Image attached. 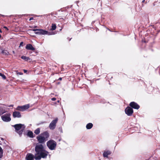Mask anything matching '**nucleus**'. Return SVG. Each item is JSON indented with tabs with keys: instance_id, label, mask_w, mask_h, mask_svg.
<instances>
[{
	"instance_id": "f257e3e1",
	"label": "nucleus",
	"mask_w": 160,
	"mask_h": 160,
	"mask_svg": "<svg viewBox=\"0 0 160 160\" xmlns=\"http://www.w3.org/2000/svg\"><path fill=\"white\" fill-rule=\"evenodd\" d=\"M35 153L34 155L29 153L27 154L26 159L27 160H40L41 158H46L48 152L46 151L42 144L37 143L35 148Z\"/></svg>"
},
{
	"instance_id": "f03ea898",
	"label": "nucleus",
	"mask_w": 160,
	"mask_h": 160,
	"mask_svg": "<svg viewBox=\"0 0 160 160\" xmlns=\"http://www.w3.org/2000/svg\"><path fill=\"white\" fill-rule=\"evenodd\" d=\"M49 136V133L47 131L41 133L36 137V139L39 142L38 143L41 144L44 143L48 140Z\"/></svg>"
},
{
	"instance_id": "7ed1b4c3",
	"label": "nucleus",
	"mask_w": 160,
	"mask_h": 160,
	"mask_svg": "<svg viewBox=\"0 0 160 160\" xmlns=\"http://www.w3.org/2000/svg\"><path fill=\"white\" fill-rule=\"evenodd\" d=\"M13 127L15 129V132L21 137L26 127L25 125L20 123L15 124Z\"/></svg>"
},
{
	"instance_id": "20e7f679",
	"label": "nucleus",
	"mask_w": 160,
	"mask_h": 160,
	"mask_svg": "<svg viewBox=\"0 0 160 160\" xmlns=\"http://www.w3.org/2000/svg\"><path fill=\"white\" fill-rule=\"evenodd\" d=\"M47 145L50 150H53L55 149L57 146V143L54 140L51 139L47 142Z\"/></svg>"
},
{
	"instance_id": "39448f33",
	"label": "nucleus",
	"mask_w": 160,
	"mask_h": 160,
	"mask_svg": "<svg viewBox=\"0 0 160 160\" xmlns=\"http://www.w3.org/2000/svg\"><path fill=\"white\" fill-rule=\"evenodd\" d=\"M32 31L35 32V33L36 34L39 35L48 34V35H51L54 34L53 32H49L48 31L42 29H34L32 30Z\"/></svg>"
},
{
	"instance_id": "423d86ee",
	"label": "nucleus",
	"mask_w": 160,
	"mask_h": 160,
	"mask_svg": "<svg viewBox=\"0 0 160 160\" xmlns=\"http://www.w3.org/2000/svg\"><path fill=\"white\" fill-rule=\"evenodd\" d=\"M58 118H56L54 120H53L49 124V127L51 130L54 129L56 126V123L58 122Z\"/></svg>"
},
{
	"instance_id": "0eeeda50",
	"label": "nucleus",
	"mask_w": 160,
	"mask_h": 160,
	"mask_svg": "<svg viewBox=\"0 0 160 160\" xmlns=\"http://www.w3.org/2000/svg\"><path fill=\"white\" fill-rule=\"evenodd\" d=\"M125 113L128 116H131L133 112V109L130 107H127L125 110Z\"/></svg>"
},
{
	"instance_id": "6e6552de",
	"label": "nucleus",
	"mask_w": 160,
	"mask_h": 160,
	"mask_svg": "<svg viewBox=\"0 0 160 160\" xmlns=\"http://www.w3.org/2000/svg\"><path fill=\"white\" fill-rule=\"evenodd\" d=\"M129 105L132 109L134 108V109L138 110L140 108L139 105L134 102H131L129 103Z\"/></svg>"
},
{
	"instance_id": "1a4fd4ad",
	"label": "nucleus",
	"mask_w": 160,
	"mask_h": 160,
	"mask_svg": "<svg viewBox=\"0 0 160 160\" xmlns=\"http://www.w3.org/2000/svg\"><path fill=\"white\" fill-rule=\"evenodd\" d=\"M29 108V104H27L22 106H18L17 108V110L20 111H23Z\"/></svg>"
},
{
	"instance_id": "9d476101",
	"label": "nucleus",
	"mask_w": 160,
	"mask_h": 160,
	"mask_svg": "<svg viewBox=\"0 0 160 160\" xmlns=\"http://www.w3.org/2000/svg\"><path fill=\"white\" fill-rule=\"evenodd\" d=\"M5 115H3L1 117L2 120L6 122H8L11 121V118L10 117V115L8 116H5Z\"/></svg>"
},
{
	"instance_id": "9b49d317",
	"label": "nucleus",
	"mask_w": 160,
	"mask_h": 160,
	"mask_svg": "<svg viewBox=\"0 0 160 160\" xmlns=\"http://www.w3.org/2000/svg\"><path fill=\"white\" fill-rule=\"evenodd\" d=\"M12 116L14 118H20L21 117L20 113L18 111H14L13 112Z\"/></svg>"
},
{
	"instance_id": "f8f14e48",
	"label": "nucleus",
	"mask_w": 160,
	"mask_h": 160,
	"mask_svg": "<svg viewBox=\"0 0 160 160\" xmlns=\"http://www.w3.org/2000/svg\"><path fill=\"white\" fill-rule=\"evenodd\" d=\"M26 48L28 50H31L32 51L35 50V48H34L31 44H27L26 46Z\"/></svg>"
},
{
	"instance_id": "ddd939ff",
	"label": "nucleus",
	"mask_w": 160,
	"mask_h": 160,
	"mask_svg": "<svg viewBox=\"0 0 160 160\" xmlns=\"http://www.w3.org/2000/svg\"><path fill=\"white\" fill-rule=\"evenodd\" d=\"M111 154V152L109 150H108L104 152L103 153V155L104 157L108 158V155Z\"/></svg>"
},
{
	"instance_id": "4468645a",
	"label": "nucleus",
	"mask_w": 160,
	"mask_h": 160,
	"mask_svg": "<svg viewBox=\"0 0 160 160\" xmlns=\"http://www.w3.org/2000/svg\"><path fill=\"white\" fill-rule=\"evenodd\" d=\"M28 136L30 138H33L34 137L33 136V134L32 132L30 131H28L27 134Z\"/></svg>"
},
{
	"instance_id": "2eb2a0df",
	"label": "nucleus",
	"mask_w": 160,
	"mask_h": 160,
	"mask_svg": "<svg viewBox=\"0 0 160 160\" xmlns=\"http://www.w3.org/2000/svg\"><path fill=\"white\" fill-rule=\"evenodd\" d=\"M93 124L91 123H89L87 124L86 126V128L87 129H91L93 127Z\"/></svg>"
},
{
	"instance_id": "dca6fc26",
	"label": "nucleus",
	"mask_w": 160,
	"mask_h": 160,
	"mask_svg": "<svg viewBox=\"0 0 160 160\" xmlns=\"http://www.w3.org/2000/svg\"><path fill=\"white\" fill-rule=\"evenodd\" d=\"M21 58L25 60V61H28V60H31V59L28 57H26L25 56H23L21 57Z\"/></svg>"
},
{
	"instance_id": "f3484780",
	"label": "nucleus",
	"mask_w": 160,
	"mask_h": 160,
	"mask_svg": "<svg viewBox=\"0 0 160 160\" xmlns=\"http://www.w3.org/2000/svg\"><path fill=\"white\" fill-rule=\"evenodd\" d=\"M40 132V128H38L34 131V133L36 135H38Z\"/></svg>"
},
{
	"instance_id": "a211bd4d",
	"label": "nucleus",
	"mask_w": 160,
	"mask_h": 160,
	"mask_svg": "<svg viewBox=\"0 0 160 160\" xmlns=\"http://www.w3.org/2000/svg\"><path fill=\"white\" fill-rule=\"evenodd\" d=\"M5 112V111L2 108L0 107V115H2Z\"/></svg>"
},
{
	"instance_id": "6ab92c4d",
	"label": "nucleus",
	"mask_w": 160,
	"mask_h": 160,
	"mask_svg": "<svg viewBox=\"0 0 160 160\" xmlns=\"http://www.w3.org/2000/svg\"><path fill=\"white\" fill-rule=\"evenodd\" d=\"M56 25L55 24H52V26H51V30L53 31L54 30L56 29Z\"/></svg>"
},
{
	"instance_id": "aec40b11",
	"label": "nucleus",
	"mask_w": 160,
	"mask_h": 160,
	"mask_svg": "<svg viewBox=\"0 0 160 160\" xmlns=\"http://www.w3.org/2000/svg\"><path fill=\"white\" fill-rule=\"evenodd\" d=\"M2 53L5 55H8L9 54L7 50H2Z\"/></svg>"
},
{
	"instance_id": "412c9836",
	"label": "nucleus",
	"mask_w": 160,
	"mask_h": 160,
	"mask_svg": "<svg viewBox=\"0 0 160 160\" xmlns=\"http://www.w3.org/2000/svg\"><path fill=\"white\" fill-rule=\"evenodd\" d=\"M0 76H1L2 78L4 80L6 79V77L5 76L4 74H3L1 72H0Z\"/></svg>"
},
{
	"instance_id": "4be33fe9",
	"label": "nucleus",
	"mask_w": 160,
	"mask_h": 160,
	"mask_svg": "<svg viewBox=\"0 0 160 160\" xmlns=\"http://www.w3.org/2000/svg\"><path fill=\"white\" fill-rule=\"evenodd\" d=\"M36 71L35 70L34 72V73L36 74H41L42 73L43 71H41V72H40L39 73H38L37 71Z\"/></svg>"
},
{
	"instance_id": "5701e85b",
	"label": "nucleus",
	"mask_w": 160,
	"mask_h": 160,
	"mask_svg": "<svg viewBox=\"0 0 160 160\" xmlns=\"http://www.w3.org/2000/svg\"><path fill=\"white\" fill-rule=\"evenodd\" d=\"M18 71H16V72L17 75H22L23 74V73L22 72H18Z\"/></svg>"
},
{
	"instance_id": "b1692460",
	"label": "nucleus",
	"mask_w": 160,
	"mask_h": 160,
	"mask_svg": "<svg viewBox=\"0 0 160 160\" xmlns=\"http://www.w3.org/2000/svg\"><path fill=\"white\" fill-rule=\"evenodd\" d=\"M3 156V152H0V158H1Z\"/></svg>"
},
{
	"instance_id": "393cba45",
	"label": "nucleus",
	"mask_w": 160,
	"mask_h": 160,
	"mask_svg": "<svg viewBox=\"0 0 160 160\" xmlns=\"http://www.w3.org/2000/svg\"><path fill=\"white\" fill-rule=\"evenodd\" d=\"M23 44V42H21L20 44V46H22Z\"/></svg>"
},
{
	"instance_id": "a878e982",
	"label": "nucleus",
	"mask_w": 160,
	"mask_h": 160,
	"mask_svg": "<svg viewBox=\"0 0 160 160\" xmlns=\"http://www.w3.org/2000/svg\"><path fill=\"white\" fill-rule=\"evenodd\" d=\"M56 98H51V100H52V101H55V100H56Z\"/></svg>"
},
{
	"instance_id": "bb28decb",
	"label": "nucleus",
	"mask_w": 160,
	"mask_h": 160,
	"mask_svg": "<svg viewBox=\"0 0 160 160\" xmlns=\"http://www.w3.org/2000/svg\"><path fill=\"white\" fill-rule=\"evenodd\" d=\"M0 152H3V150L1 146H0Z\"/></svg>"
},
{
	"instance_id": "cd10ccee",
	"label": "nucleus",
	"mask_w": 160,
	"mask_h": 160,
	"mask_svg": "<svg viewBox=\"0 0 160 160\" xmlns=\"http://www.w3.org/2000/svg\"><path fill=\"white\" fill-rule=\"evenodd\" d=\"M33 19V17H31L29 18V21H31Z\"/></svg>"
},
{
	"instance_id": "c85d7f7f",
	"label": "nucleus",
	"mask_w": 160,
	"mask_h": 160,
	"mask_svg": "<svg viewBox=\"0 0 160 160\" xmlns=\"http://www.w3.org/2000/svg\"><path fill=\"white\" fill-rule=\"evenodd\" d=\"M3 28H5L6 29V30H8V28H7V27H6V26H4L3 27Z\"/></svg>"
},
{
	"instance_id": "c756f323",
	"label": "nucleus",
	"mask_w": 160,
	"mask_h": 160,
	"mask_svg": "<svg viewBox=\"0 0 160 160\" xmlns=\"http://www.w3.org/2000/svg\"><path fill=\"white\" fill-rule=\"evenodd\" d=\"M13 105L11 104V105H10L9 106H8V107H13Z\"/></svg>"
},
{
	"instance_id": "7c9ffc66",
	"label": "nucleus",
	"mask_w": 160,
	"mask_h": 160,
	"mask_svg": "<svg viewBox=\"0 0 160 160\" xmlns=\"http://www.w3.org/2000/svg\"><path fill=\"white\" fill-rule=\"evenodd\" d=\"M25 73H26L27 74V72H28V71H23Z\"/></svg>"
},
{
	"instance_id": "2f4dec72",
	"label": "nucleus",
	"mask_w": 160,
	"mask_h": 160,
	"mask_svg": "<svg viewBox=\"0 0 160 160\" xmlns=\"http://www.w3.org/2000/svg\"><path fill=\"white\" fill-rule=\"evenodd\" d=\"M142 3H146V2L145 0H143L142 1Z\"/></svg>"
},
{
	"instance_id": "473e14b6",
	"label": "nucleus",
	"mask_w": 160,
	"mask_h": 160,
	"mask_svg": "<svg viewBox=\"0 0 160 160\" xmlns=\"http://www.w3.org/2000/svg\"><path fill=\"white\" fill-rule=\"evenodd\" d=\"M72 38H67V39L69 40V41H70Z\"/></svg>"
},
{
	"instance_id": "72a5a7b5",
	"label": "nucleus",
	"mask_w": 160,
	"mask_h": 160,
	"mask_svg": "<svg viewBox=\"0 0 160 160\" xmlns=\"http://www.w3.org/2000/svg\"><path fill=\"white\" fill-rule=\"evenodd\" d=\"M62 80V78H59V79L58 80Z\"/></svg>"
},
{
	"instance_id": "f704fd0d",
	"label": "nucleus",
	"mask_w": 160,
	"mask_h": 160,
	"mask_svg": "<svg viewBox=\"0 0 160 160\" xmlns=\"http://www.w3.org/2000/svg\"><path fill=\"white\" fill-rule=\"evenodd\" d=\"M102 102V103H105V102L104 101H101Z\"/></svg>"
},
{
	"instance_id": "c9c22d12",
	"label": "nucleus",
	"mask_w": 160,
	"mask_h": 160,
	"mask_svg": "<svg viewBox=\"0 0 160 160\" xmlns=\"http://www.w3.org/2000/svg\"><path fill=\"white\" fill-rule=\"evenodd\" d=\"M0 32L1 33H2V30H1L0 29Z\"/></svg>"
},
{
	"instance_id": "e433bc0d",
	"label": "nucleus",
	"mask_w": 160,
	"mask_h": 160,
	"mask_svg": "<svg viewBox=\"0 0 160 160\" xmlns=\"http://www.w3.org/2000/svg\"><path fill=\"white\" fill-rule=\"evenodd\" d=\"M60 102V101H59V100H58V101H57V102H58H58Z\"/></svg>"
},
{
	"instance_id": "4c0bfd02",
	"label": "nucleus",
	"mask_w": 160,
	"mask_h": 160,
	"mask_svg": "<svg viewBox=\"0 0 160 160\" xmlns=\"http://www.w3.org/2000/svg\"><path fill=\"white\" fill-rule=\"evenodd\" d=\"M2 37L1 35L0 34V38H1Z\"/></svg>"
},
{
	"instance_id": "58836bf2",
	"label": "nucleus",
	"mask_w": 160,
	"mask_h": 160,
	"mask_svg": "<svg viewBox=\"0 0 160 160\" xmlns=\"http://www.w3.org/2000/svg\"><path fill=\"white\" fill-rule=\"evenodd\" d=\"M62 28L60 29V31L62 30Z\"/></svg>"
},
{
	"instance_id": "ea45409f",
	"label": "nucleus",
	"mask_w": 160,
	"mask_h": 160,
	"mask_svg": "<svg viewBox=\"0 0 160 160\" xmlns=\"http://www.w3.org/2000/svg\"><path fill=\"white\" fill-rule=\"evenodd\" d=\"M60 82H58V84H60Z\"/></svg>"
},
{
	"instance_id": "a19ab883",
	"label": "nucleus",
	"mask_w": 160,
	"mask_h": 160,
	"mask_svg": "<svg viewBox=\"0 0 160 160\" xmlns=\"http://www.w3.org/2000/svg\"><path fill=\"white\" fill-rule=\"evenodd\" d=\"M108 30L109 31H111L109 29H108Z\"/></svg>"
}]
</instances>
